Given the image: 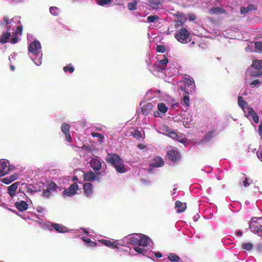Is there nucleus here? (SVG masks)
Returning <instances> with one entry per match:
<instances>
[{
	"instance_id": "nucleus-36",
	"label": "nucleus",
	"mask_w": 262,
	"mask_h": 262,
	"mask_svg": "<svg viewBox=\"0 0 262 262\" xmlns=\"http://www.w3.org/2000/svg\"><path fill=\"white\" fill-rule=\"evenodd\" d=\"M69 129H70V126L69 124H68L67 123H63L61 125V130L64 134L69 133Z\"/></svg>"
},
{
	"instance_id": "nucleus-48",
	"label": "nucleus",
	"mask_w": 262,
	"mask_h": 262,
	"mask_svg": "<svg viewBox=\"0 0 262 262\" xmlns=\"http://www.w3.org/2000/svg\"><path fill=\"white\" fill-rule=\"evenodd\" d=\"M63 71L65 72L69 71L70 73H72L74 71V68L69 66H66L63 68Z\"/></svg>"
},
{
	"instance_id": "nucleus-62",
	"label": "nucleus",
	"mask_w": 262,
	"mask_h": 262,
	"mask_svg": "<svg viewBox=\"0 0 262 262\" xmlns=\"http://www.w3.org/2000/svg\"><path fill=\"white\" fill-rule=\"evenodd\" d=\"M246 50L247 51H250L252 52V49H251V46H248L246 48Z\"/></svg>"
},
{
	"instance_id": "nucleus-2",
	"label": "nucleus",
	"mask_w": 262,
	"mask_h": 262,
	"mask_svg": "<svg viewBox=\"0 0 262 262\" xmlns=\"http://www.w3.org/2000/svg\"><path fill=\"white\" fill-rule=\"evenodd\" d=\"M29 56L36 66H40L42 62V51L40 43L37 40L31 42L28 47Z\"/></svg>"
},
{
	"instance_id": "nucleus-46",
	"label": "nucleus",
	"mask_w": 262,
	"mask_h": 262,
	"mask_svg": "<svg viewBox=\"0 0 262 262\" xmlns=\"http://www.w3.org/2000/svg\"><path fill=\"white\" fill-rule=\"evenodd\" d=\"M159 17L154 15H150L147 17V19L148 22H155Z\"/></svg>"
},
{
	"instance_id": "nucleus-41",
	"label": "nucleus",
	"mask_w": 262,
	"mask_h": 262,
	"mask_svg": "<svg viewBox=\"0 0 262 262\" xmlns=\"http://www.w3.org/2000/svg\"><path fill=\"white\" fill-rule=\"evenodd\" d=\"M51 195V192L49 189L47 188V189H44L43 190L42 195L44 197L49 198Z\"/></svg>"
},
{
	"instance_id": "nucleus-17",
	"label": "nucleus",
	"mask_w": 262,
	"mask_h": 262,
	"mask_svg": "<svg viewBox=\"0 0 262 262\" xmlns=\"http://www.w3.org/2000/svg\"><path fill=\"white\" fill-rule=\"evenodd\" d=\"M164 162L161 158L157 157L155 158L150 162V166L154 167H161L164 165Z\"/></svg>"
},
{
	"instance_id": "nucleus-53",
	"label": "nucleus",
	"mask_w": 262,
	"mask_h": 262,
	"mask_svg": "<svg viewBox=\"0 0 262 262\" xmlns=\"http://www.w3.org/2000/svg\"><path fill=\"white\" fill-rule=\"evenodd\" d=\"M243 184L245 187H247L249 186L250 183L248 182V179L245 178V180L243 181Z\"/></svg>"
},
{
	"instance_id": "nucleus-30",
	"label": "nucleus",
	"mask_w": 262,
	"mask_h": 262,
	"mask_svg": "<svg viewBox=\"0 0 262 262\" xmlns=\"http://www.w3.org/2000/svg\"><path fill=\"white\" fill-rule=\"evenodd\" d=\"M241 247L245 251H250L252 249L253 245L250 242L244 243L242 244Z\"/></svg>"
},
{
	"instance_id": "nucleus-18",
	"label": "nucleus",
	"mask_w": 262,
	"mask_h": 262,
	"mask_svg": "<svg viewBox=\"0 0 262 262\" xmlns=\"http://www.w3.org/2000/svg\"><path fill=\"white\" fill-rule=\"evenodd\" d=\"M168 157L169 160L175 162L180 159V154L176 149H172L168 152Z\"/></svg>"
},
{
	"instance_id": "nucleus-7",
	"label": "nucleus",
	"mask_w": 262,
	"mask_h": 262,
	"mask_svg": "<svg viewBox=\"0 0 262 262\" xmlns=\"http://www.w3.org/2000/svg\"><path fill=\"white\" fill-rule=\"evenodd\" d=\"M245 117L249 120L253 119L255 123L259 122V117L253 109L249 107L244 111Z\"/></svg>"
},
{
	"instance_id": "nucleus-55",
	"label": "nucleus",
	"mask_w": 262,
	"mask_h": 262,
	"mask_svg": "<svg viewBox=\"0 0 262 262\" xmlns=\"http://www.w3.org/2000/svg\"><path fill=\"white\" fill-rule=\"evenodd\" d=\"M161 115H162V113H161L159 111H155L154 113V115L156 117H161L162 116Z\"/></svg>"
},
{
	"instance_id": "nucleus-49",
	"label": "nucleus",
	"mask_w": 262,
	"mask_h": 262,
	"mask_svg": "<svg viewBox=\"0 0 262 262\" xmlns=\"http://www.w3.org/2000/svg\"><path fill=\"white\" fill-rule=\"evenodd\" d=\"M157 51L160 53H164L165 51V47L163 46H158L157 47Z\"/></svg>"
},
{
	"instance_id": "nucleus-8",
	"label": "nucleus",
	"mask_w": 262,
	"mask_h": 262,
	"mask_svg": "<svg viewBox=\"0 0 262 262\" xmlns=\"http://www.w3.org/2000/svg\"><path fill=\"white\" fill-rule=\"evenodd\" d=\"M100 174V172H97L95 173L92 171H90L84 174V179L87 181H100L101 179Z\"/></svg>"
},
{
	"instance_id": "nucleus-16",
	"label": "nucleus",
	"mask_w": 262,
	"mask_h": 262,
	"mask_svg": "<svg viewBox=\"0 0 262 262\" xmlns=\"http://www.w3.org/2000/svg\"><path fill=\"white\" fill-rule=\"evenodd\" d=\"M23 28L21 26H18L16 28L15 32L13 34L12 38L11 39V42L12 43H16L18 40V35H21L22 33Z\"/></svg>"
},
{
	"instance_id": "nucleus-24",
	"label": "nucleus",
	"mask_w": 262,
	"mask_h": 262,
	"mask_svg": "<svg viewBox=\"0 0 262 262\" xmlns=\"http://www.w3.org/2000/svg\"><path fill=\"white\" fill-rule=\"evenodd\" d=\"M114 167L116 171L120 173H125L127 171V169L124 165L122 160L121 161L120 164H117Z\"/></svg>"
},
{
	"instance_id": "nucleus-54",
	"label": "nucleus",
	"mask_w": 262,
	"mask_h": 262,
	"mask_svg": "<svg viewBox=\"0 0 262 262\" xmlns=\"http://www.w3.org/2000/svg\"><path fill=\"white\" fill-rule=\"evenodd\" d=\"M256 155L258 158L262 162V150L261 151H257Z\"/></svg>"
},
{
	"instance_id": "nucleus-19",
	"label": "nucleus",
	"mask_w": 262,
	"mask_h": 262,
	"mask_svg": "<svg viewBox=\"0 0 262 262\" xmlns=\"http://www.w3.org/2000/svg\"><path fill=\"white\" fill-rule=\"evenodd\" d=\"M84 195L90 197L93 193V185L91 183H87L83 185Z\"/></svg>"
},
{
	"instance_id": "nucleus-57",
	"label": "nucleus",
	"mask_w": 262,
	"mask_h": 262,
	"mask_svg": "<svg viewBox=\"0 0 262 262\" xmlns=\"http://www.w3.org/2000/svg\"><path fill=\"white\" fill-rule=\"evenodd\" d=\"M188 16H189V18L190 20H194L196 18L195 15L193 14H189L188 15Z\"/></svg>"
},
{
	"instance_id": "nucleus-1",
	"label": "nucleus",
	"mask_w": 262,
	"mask_h": 262,
	"mask_svg": "<svg viewBox=\"0 0 262 262\" xmlns=\"http://www.w3.org/2000/svg\"><path fill=\"white\" fill-rule=\"evenodd\" d=\"M130 244L137 246L134 250L139 254L145 255L144 247L150 242V239L146 236L140 234H134L128 238Z\"/></svg>"
},
{
	"instance_id": "nucleus-31",
	"label": "nucleus",
	"mask_w": 262,
	"mask_h": 262,
	"mask_svg": "<svg viewBox=\"0 0 262 262\" xmlns=\"http://www.w3.org/2000/svg\"><path fill=\"white\" fill-rule=\"evenodd\" d=\"M158 108L159 111L162 113V115L165 114L167 111V107L166 106L165 104L163 103H159L158 105Z\"/></svg>"
},
{
	"instance_id": "nucleus-64",
	"label": "nucleus",
	"mask_w": 262,
	"mask_h": 262,
	"mask_svg": "<svg viewBox=\"0 0 262 262\" xmlns=\"http://www.w3.org/2000/svg\"><path fill=\"white\" fill-rule=\"evenodd\" d=\"M14 56H15V55H11L9 57V60H11V59H14Z\"/></svg>"
},
{
	"instance_id": "nucleus-9",
	"label": "nucleus",
	"mask_w": 262,
	"mask_h": 262,
	"mask_svg": "<svg viewBox=\"0 0 262 262\" xmlns=\"http://www.w3.org/2000/svg\"><path fill=\"white\" fill-rule=\"evenodd\" d=\"M168 136L171 138L175 139L176 140L184 144V145H186L188 143L184 135L181 134H177L174 131H171L169 132Z\"/></svg>"
},
{
	"instance_id": "nucleus-63",
	"label": "nucleus",
	"mask_w": 262,
	"mask_h": 262,
	"mask_svg": "<svg viewBox=\"0 0 262 262\" xmlns=\"http://www.w3.org/2000/svg\"><path fill=\"white\" fill-rule=\"evenodd\" d=\"M236 234L238 236H241L242 235V231H238L237 232H236Z\"/></svg>"
},
{
	"instance_id": "nucleus-34",
	"label": "nucleus",
	"mask_w": 262,
	"mask_h": 262,
	"mask_svg": "<svg viewBox=\"0 0 262 262\" xmlns=\"http://www.w3.org/2000/svg\"><path fill=\"white\" fill-rule=\"evenodd\" d=\"M254 46L257 52L262 53V41L255 42Z\"/></svg>"
},
{
	"instance_id": "nucleus-3",
	"label": "nucleus",
	"mask_w": 262,
	"mask_h": 262,
	"mask_svg": "<svg viewBox=\"0 0 262 262\" xmlns=\"http://www.w3.org/2000/svg\"><path fill=\"white\" fill-rule=\"evenodd\" d=\"M13 19L9 20L7 16H5L3 21L1 22L0 25L2 28L7 31L6 32H3L2 35L0 36V42L2 43H5L9 41L10 37V33L9 32L10 31V29L13 27Z\"/></svg>"
},
{
	"instance_id": "nucleus-32",
	"label": "nucleus",
	"mask_w": 262,
	"mask_h": 262,
	"mask_svg": "<svg viewBox=\"0 0 262 262\" xmlns=\"http://www.w3.org/2000/svg\"><path fill=\"white\" fill-rule=\"evenodd\" d=\"M139 2L137 1H132L127 4V8L130 11L135 10L137 9V6Z\"/></svg>"
},
{
	"instance_id": "nucleus-6",
	"label": "nucleus",
	"mask_w": 262,
	"mask_h": 262,
	"mask_svg": "<svg viewBox=\"0 0 262 262\" xmlns=\"http://www.w3.org/2000/svg\"><path fill=\"white\" fill-rule=\"evenodd\" d=\"M122 160L119 155L115 154H108L106 158V162L114 167L118 164H120Z\"/></svg>"
},
{
	"instance_id": "nucleus-45",
	"label": "nucleus",
	"mask_w": 262,
	"mask_h": 262,
	"mask_svg": "<svg viewBox=\"0 0 262 262\" xmlns=\"http://www.w3.org/2000/svg\"><path fill=\"white\" fill-rule=\"evenodd\" d=\"M261 81L258 79H256L252 81L250 83V85L252 87L254 88L256 86H258L259 84L260 83Z\"/></svg>"
},
{
	"instance_id": "nucleus-44",
	"label": "nucleus",
	"mask_w": 262,
	"mask_h": 262,
	"mask_svg": "<svg viewBox=\"0 0 262 262\" xmlns=\"http://www.w3.org/2000/svg\"><path fill=\"white\" fill-rule=\"evenodd\" d=\"M47 188L49 189L50 191H55L56 188V185L54 183H50Z\"/></svg>"
},
{
	"instance_id": "nucleus-50",
	"label": "nucleus",
	"mask_w": 262,
	"mask_h": 262,
	"mask_svg": "<svg viewBox=\"0 0 262 262\" xmlns=\"http://www.w3.org/2000/svg\"><path fill=\"white\" fill-rule=\"evenodd\" d=\"M92 135L94 137H98V138H99L100 141H101L103 139V136L101 134H100L99 133H94V132L92 133Z\"/></svg>"
},
{
	"instance_id": "nucleus-21",
	"label": "nucleus",
	"mask_w": 262,
	"mask_h": 262,
	"mask_svg": "<svg viewBox=\"0 0 262 262\" xmlns=\"http://www.w3.org/2000/svg\"><path fill=\"white\" fill-rule=\"evenodd\" d=\"M18 178V175L17 173H15L10 177H6L2 179V182L6 184H9L15 180H17Z\"/></svg>"
},
{
	"instance_id": "nucleus-60",
	"label": "nucleus",
	"mask_w": 262,
	"mask_h": 262,
	"mask_svg": "<svg viewBox=\"0 0 262 262\" xmlns=\"http://www.w3.org/2000/svg\"><path fill=\"white\" fill-rule=\"evenodd\" d=\"M44 211L43 208L41 207H39L37 208V211L39 213H42Z\"/></svg>"
},
{
	"instance_id": "nucleus-42",
	"label": "nucleus",
	"mask_w": 262,
	"mask_h": 262,
	"mask_svg": "<svg viewBox=\"0 0 262 262\" xmlns=\"http://www.w3.org/2000/svg\"><path fill=\"white\" fill-rule=\"evenodd\" d=\"M184 81L188 85H192L194 83L192 79L190 78H185L184 80Z\"/></svg>"
},
{
	"instance_id": "nucleus-35",
	"label": "nucleus",
	"mask_w": 262,
	"mask_h": 262,
	"mask_svg": "<svg viewBox=\"0 0 262 262\" xmlns=\"http://www.w3.org/2000/svg\"><path fill=\"white\" fill-rule=\"evenodd\" d=\"M8 161L5 160V159H2L0 160V166L2 169L4 170H6V168H7L8 164H9Z\"/></svg>"
},
{
	"instance_id": "nucleus-27",
	"label": "nucleus",
	"mask_w": 262,
	"mask_h": 262,
	"mask_svg": "<svg viewBox=\"0 0 262 262\" xmlns=\"http://www.w3.org/2000/svg\"><path fill=\"white\" fill-rule=\"evenodd\" d=\"M238 104L241 107L243 112L249 107L248 106L247 102H246L241 96H239L238 98Z\"/></svg>"
},
{
	"instance_id": "nucleus-38",
	"label": "nucleus",
	"mask_w": 262,
	"mask_h": 262,
	"mask_svg": "<svg viewBox=\"0 0 262 262\" xmlns=\"http://www.w3.org/2000/svg\"><path fill=\"white\" fill-rule=\"evenodd\" d=\"M82 240L85 243L89 244L90 246L95 247L96 245V244L94 242L91 241L90 239L87 237H83Z\"/></svg>"
},
{
	"instance_id": "nucleus-11",
	"label": "nucleus",
	"mask_w": 262,
	"mask_h": 262,
	"mask_svg": "<svg viewBox=\"0 0 262 262\" xmlns=\"http://www.w3.org/2000/svg\"><path fill=\"white\" fill-rule=\"evenodd\" d=\"M78 190V186L76 183H73L63 192V195L66 196H72L75 194Z\"/></svg>"
},
{
	"instance_id": "nucleus-61",
	"label": "nucleus",
	"mask_w": 262,
	"mask_h": 262,
	"mask_svg": "<svg viewBox=\"0 0 262 262\" xmlns=\"http://www.w3.org/2000/svg\"><path fill=\"white\" fill-rule=\"evenodd\" d=\"M179 106V104L178 103H174V104H173L172 105H171V107L173 108V109H175L176 107H178Z\"/></svg>"
},
{
	"instance_id": "nucleus-15",
	"label": "nucleus",
	"mask_w": 262,
	"mask_h": 262,
	"mask_svg": "<svg viewBox=\"0 0 262 262\" xmlns=\"http://www.w3.org/2000/svg\"><path fill=\"white\" fill-rule=\"evenodd\" d=\"M48 227L50 230H52L54 228L56 231L60 233H64L68 232V230L65 227L58 224H52L48 226Z\"/></svg>"
},
{
	"instance_id": "nucleus-10",
	"label": "nucleus",
	"mask_w": 262,
	"mask_h": 262,
	"mask_svg": "<svg viewBox=\"0 0 262 262\" xmlns=\"http://www.w3.org/2000/svg\"><path fill=\"white\" fill-rule=\"evenodd\" d=\"M195 116L192 113L189 112L184 117L183 119V125L185 127L189 128L194 123Z\"/></svg>"
},
{
	"instance_id": "nucleus-58",
	"label": "nucleus",
	"mask_w": 262,
	"mask_h": 262,
	"mask_svg": "<svg viewBox=\"0 0 262 262\" xmlns=\"http://www.w3.org/2000/svg\"><path fill=\"white\" fill-rule=\"evenodd\" d=\"M154 254L157 258H160L162 256V254L159 252H155Z\"/></svg>"
},
{
	"instance_id": "nucleus-29",
	"label": "nucleus",
	"mask_w": 262,
	"mask_h": 262,
	"mask_svg": "<svg viewBox=\"0 0 262 262\" xmlns=\"http://www.w3.org/2000/svg\"><path fill=\"white\" fill-rule=\"evenodd\" d=\"M160 130H157V132L160 134H162L168 136V134L171 131H169V129L168 126L166 125H162L160 127Z\"/></svg>"
},
{
	"instance_id": "nucleus-14",
	"label": "nucleus",
	"mask_w": 262,
	"mask_h": 262,
	"mask_svg": "<svg viewBox=\"0 0 262 262\" xmlns=\"http://www.w3.org/2000/svg\"><path fill=\"white\" fill-rule=\"evenodd\" d=\"M167 62L168 60L164 58L163 59L157 61L155 63V67L158 71H162L166 68Z\"/></svg>"
},
{
	"instance_id": "nucleus-40",
	"label": "nucleus",
	"mask_w": 262,
	"mask_h": 262,
	"mask_svg": "<svg viewBox=\"0 0 262 262\" xmlns=\"http://www.w3.org/2000/svg\"><path fill=\"white\" fill-rule=\"evenodd\" d=\"M168 259L172 261H177L179 260V256L174 254H170L168 257Z\"/></svg>"
},
{
	"instance_id": "nucleus-47",
	"label": "nucleus",
	"mask_w": 262,
	"mask_h": 262,
	"mask_svg": "<svg viewBox=\"0 0 262 262\" xmlns=\"http://www.w3.org/2000/svg\"><path fill=\"white\" fill-rule=\"evenodd\" d=\"M133 135L135 138L137 139H140L142 138L141 133L138 130H134V132L133 133Z\"/></svg>"
},
{
	"instance_id": "nucleus-37",
	"label": "nucleus",
	"mask_w": 262,
	"mask_h": 262,
	"mask_svg": "<svg viewBox=\"0 0 262 262\" xmlns=\"http://www.w3.org/2000/svg\"><path fill=\"white\" fill-rule=\"evenodd\" d=\"M224 11L221 8L219 7L213 8L210 10V13L211 14H221Z\"/></svg>"
},
{
	"instance_id": "nucleus-33",
	"label": "nucleus",
	"mask_w": 262,
	"mask_h": 262,
	"mask_svg": "<svg viewBox=\"0 0 262 262\" xmlns=\"http://www.w3.org/2000/svg\"><path fill=\"white\" fill-rule=\"evenodd\" d=\"M251 67L260 70L262 67V60H256L253 61Z\"/></svg>"
},
{
	"instance_id": "nucleus-56",
	"label": "nucleus",
	"mask_w": 262,
	"mask_h": 262,
	"mask_svg": "<svg viewBox=\"0 0 262 262\" xmlns=\"http://www.w3.org/2000/svg\"><path fill=\"white\" fill-rule=\"evenodd\" d=\"M258 133H259V135H260V136L261 137V139H262V124H260L259 125Z\"/></svg>"
},
{
	"instance_id": "nucleus-28",
	"label": "nucleus",
	"mask_w": 262,
	"mask_h": 262,
	"mask_svg": "<svg viewBox=\"0 0 262 262\" xmlns=\"http://www.w3.org/2000/svg\"><path fill=\"white\" fill-rule=\"evenodd\" d=\"M256 8L255 5L250 4L247 7H242L241 9V13L245 14L248 13L249 11L255 10Z\"/></svg>"
},
{
	"instance_id": "nucleus-23",
	"label": "nucleus",
	"mask_w": 262,
	"mask_h": 262,
	"mask_svg": "<svg viewBox=\"0 0 262 262\" xmlns=\"http://www.w3.org/2000/svg\"><path fill=\"white\" fill-rule=\"evenodd\" d=\"M99 242L102 243L105 246L112 248H116L118 245V241H110L107 239H101L99 241Z\"/></svg>"
},
{
	"instance_id": "nucleus-13",
	"label": "nucleus",
	"mask_w": 262,
	"mask_h": 262,
	"mask_svg": "<svg viewBox=\"0 0 262 262\" xmlns=\"http://www.w3.org/2000/svg\"><path fill=\"white\" fill-rule=\"evenodd\" d=\"M89 163L90 166L95 171H99L102 167V162L98 159L92 158Z\"/></svg>"
},
{
	"instance_id": "nucleus-43",
	"label": "nucleus",
	"mask_w": 262,
	"mask_h": 262,
	"mask_svg": "<svg viewBox=\"0 0 262 262\" xmlns=\"http://www.w3.org/2000/svg\"><path fill=\"white\" fill-rule=\"evenodd\" d=\"M189 97L187 95L184 96L183 98V102L187 107L189 106Z\"/></svg>"
},
{
	"instance_id": "nucleus-59",
	"label": "nucleus",
	"mask_w": 262,
	"mask_h": 262,
	"mask_svg": "<svg viewBox=\"0 0 262 262\" xmlns=\"http://www.w3.org/2000/svg\"><path fill=\"white\" fill-rule=\"evenodd\" d=\"M139 148L142 149L145 148V146L143 144H139L138 145Z\"/></svg>"
},
{
	"instance_id": "nucleus-52",
	"label": "nucleus",
	"mask_w": 262,
	"mask_h": 262,
	"mask_svg": "<svg viewBox=\"0 0 262 262\" xmlns=\"http://www.w3.org/2000/svg\"><path fill=\"white\" fill-rule=\"evenodd\" d=\"M64 135H65L67 141L69 142H71L72 139H71L70 135L69 133L65 134Z\"/></svg>"
},
{
	"instance_id": "nucleus-22",
	"label": "nucleus",
	"mask_w": 262,
	"mask_h": 262,
	"mask_svg": "<svg viewBox=\"0 0 262 262\" xmlns=\"http://www.w3.org/2000/svg\"><path fill=\"white\" fill-rule=\"evenodd\" d=\"M15 207L20 211L26 210L28 207V204L24 201L16 202Z\"/></svg>"
},
{
	"instance_id": "nucleus-39",
	"label": "nucleus",
	"mask_w": 262,
	"mask_h": 262,
	"mask_svg": "<svg viewBox=\"0 0 262 262\" xmlns=\"http://www.w3.org/2000/svg\"><path fill=\"white\" fill-rule=\"evenodd\" d=\"M50 13L54 15H57L59 13V10L56 7H51L50 8Z\"/></svg>"
},
{
	"instance_id": "nucleus-26",
	"label": "nucleus",
	"mask_w": 262,
	"mask_h": 262,
	"mask_svg": "<svg viewBox=\"0 0 262 262\" xmlns=\"http://www.w3.org/2000/svg\"><path fill=\"white\" fill-rule=\"evenodd\" d=\"M176 207L177 208V212L181 213L184 212L186 208V203H183L179 201L176 202Z\"/></svg>"
},
{
	"instance_id": "nucleus-25",
	"label": "nucleus",
	"mask_w": 262,
	"mask_h": 262,
	"mask_svg": "<svg viewBox=\"0 0 262 262\" xmlns=\"http://www.w3.org/2000/svg\"><path fill=\"white\" fill-rule=\"evenodd\" d=\"M162 0H149V5L153 9H158L162 6Z\"/></svg>"
},
{
	"instance_id": "nucleus-20",
	"label": "nucleus",
	"mask_w": 262,
	"mask_h": 262,
	"mask_svg": "<svg viewBox=\"0 0 262 262\" xmlns=\"http://www.w3.org/2000/svg\"><path fill=\"white\" fill-rule=\"evenodd\" d=\"M19 183V182H16L8 187V193L11 197H13L15 195Z\"/></svg>"
},
{
	"instance_id": "nucleus-12",
	"label": "nucleus",
	"mask_w": 262,
	"mask_h": 262,
	"mask_svg": "<svg viewBox=\"0 0 262 262\" xmlns=\"http://www.w3.org/2000/svg\"><path fill=\"white\" fill-rule=\"evenodd\" d=\"M262 75V72L260 70L255 69L251 67L249 68L246 74V77L247 79L248 77H257Z\"/></svg>"
},
{
	"instance_id": "nucleus-51",
	"label": "nucleus",
	"mask_w": 262,
	"mask_h": 262,
	"mask_svg": "<svg viewBox=\"0 0 262 262\" xmlns=\"http://www.w3.org/2000/svg\"><path fill=\"white\" fill-rule=\"evenodd\" d=\"M9 171V169H7V170H4L3 169H0V177H3L6 174H7Z\"/></svg>"
},
{
	"instance_id": "nucleus-5",
	"label": "nucleus",
	"mask_w": 262,
	"mask_h": 262,
	"mask_svg": "<svg viewBox=\"0 0 262 262\" xmlns=\"http://www.w3.org/2000/svg\"><path fill=\"white\" fill-rule=\"evenodd\" d=\"M174 36L178 41L182 43H186L190 40V33L185 28L178 30Z\"/></svg>"
},
{
	"instance_id": "nucleus-4",
	"label": "nucleus",
	"mask_w": 262,
	"mask_h": 262,
	"mask_svg": "<svg viewBox=\"0 0 262 262\" xmlns=\"http://www.w3.org/2000/svg\"><path fill=\"white\" fill-rule=\"evenodd\" d=\"M249 228L262 238V217H252L249 223Z\"/></svg>"
}]
</instances>
